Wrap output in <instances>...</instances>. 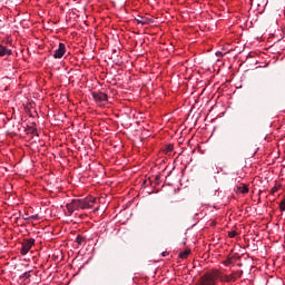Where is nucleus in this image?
Instances as JSON below:
<instances>
[{
	"instance_id": "obj_1",
	"label": "nucleus",
	"mask_w": 285,
	"mask_h": 285,
	"mask_svg": "<svg viewBox=\"0 0 285 285\" xmlns=\"http://www.w3.org/2000/svg\"><path fill=\"white\" fill-rule=\"evenodd\" d=\"M217 279H219L218 271L205 273L199 279V285H216Z\"/></svg>"
},
{
	"instance_id": "obj_2",
	"label": "nucleus",
	"mask_w": 285,
	"mask_h": 285,
	"mask_svg": "<svg viewBox=\"0 0 285 285\" xmlns=\"http://www.w3.org/2000/svg\"><path fill=\"white\" fill-rule=\"evenodd\" d=\"M97 203V198L92 196H88L85 199H80L81 210H86V208H92Z\"/></svg>"
},
{
	"instance_id": "obj_3",
	"label": "nucleus",
	"mask_w": 285,
	"mask_h": 285,
	"mask_svg": "<svg viewBox=\"0 0 285 285\" xmlns=\"http://www.w3.org/2000/svg\"><path fill=\"white\" fill-rule=\"evenodd\" d=\"M32 246H35V238L24 239L20 249L21 255H28Z\"/></svg>"
},
{
	"instance_id": "obj_4",
	"label": "nucleus",
	"mask_w": 285,
	"mask_h": 285,
	"mask_svg": "<svg viewBox=\"0 0 285 285\" xmlns=\"http://www.w3.org/2000/svg\"><path fill=\"white\" fill-rule=\"evenodd\" d=\"M91 95H92L96 104H104V102L108 101L107 94H104L101 91H94Z\"/></svg>"
},
{
	"instance_id": "obj_5",
	"label": "nucleus",
	"mask_w": 285,
	"mask_h": 285,
	"mask_svg": "<svg viewBox=\"0 0 285 285\" xmlns=\"http://www.w3.org/2000/svg\"><path fill=\"white\" fill-rule=\"evenodd\" d=\"M66 55V45L60 42L58 49L53 51V59H61Z\"/></svg>"
},
{
	"instance_id": "obj_6",
	"label": "nucleus",
	"mask_w": 285,
	"mask_h": 285,
	"mask_svg": "<svg viewBox=\"0 0 285 285\" xmlns=\"http://www.w3.org/2000/svg\"><path fill=\"white\" fill-rule=\"evenodd\" d=\"M244 275V271H237L232 273L230 275L225 276V282H237Z\"/></svg>"
},
{
	"instance_id": "obj_7",
	"label": "nucleus",
	"mask_w": 285,
	"mask_h": 285,
	"mask_svg": "<svg viewBox=\"0 0 285 285\" xmlns=\"http://www.w3.org/2000/svg\"><path fill=\"white\" fill-rule=\"evenodd\" d=\"M12 50L8 49L6 46L0 45V57H10Z\"/></svg>"
},
{
	"instance_id": "obj_8",
	"label": "nucleus",
	"mask_w": 285,
	"mask_h": 285,
	"mask_svg": "<svg viewBox=\"0 0 285 285\" xmlns=\"http://www.w3.org/2000/svg\"><path fill=\"white\" fill-rule=\"evenodd\" d=\"M236 193H242V195H246L248 193V186L243 184L242 186L236 187Z\"/></svg>"
},
{
	"instance_id": "obj_9",
	"label": "nucleus",
	"mask_w": 285,
	"mask_h": 285,
	"mask_svg": "<svg viewBox=\"0 0 285 285\" xmlns=\"http://www.w3.org/2000/svg\"><path fill=\"white\" fill-rule=\"evenodd\" d=\"M136 23H140L141 26H146L148 23V18L139 17L135 19Z\"/></svg>"
},
{
	"instance_id": "obj_10",
	"label": "nucleus",
	"mask_w": 285,
	"mask_h": 285,
	"mask_svg": "<svg viewBox=\"0 0 285 285\" xmlns=\"http://www.w3.org/2000/svg\"><path fill=\"white\" fill-rule=\"evenodd\" d=\"M71 204L73 205V208H75L76 210H79V208H81V200H80V199H73V200L71 202Z\"/></svg>"
},
{
	"instance_id": "obj_11",
	"label": "nucleus",
	"mask_w": 285,
	"mask_h": 285,
	"mask_svg": "<svg viewBox=\"0 0 285 285\" xmlns=\"http://www.w3.org/2000/svg\"><path fill=\"white\" fill-rule=\"evenodd\" d=\"M76 242L81 246L82 244H86V237L79 235L77 236Z\"/></svg>"
},
{
	"instance_id": "obj_12",
	"label": "nucleus",
	"mask_w": 285,
	"mask_h": 285,
	"mask_svg": "<svg viewBox=\"0 0 285 285\" xmlns=\"http://www.w3.org/2000/svg\"><path fill=\"white\" fill-rule=\"evenodd\" d=\"M66 207H67L68 213H70V215H72V213L75 210H77V209H75V205H72V203L67 204Z\"/></svg>"
},
{
	"instance_id": "obj_13",
	"label": "nucleus",
	"mask_w": 285,
	"mask_h": 285,
	"mask_svg": "<svg viewBox=\"0 0 285 285\" xmlns=\"http://www.w3.org/2000/svg\"><path fill=\"white\" fill-rule=\"evenodd\" d=\"M190 253V249H186L185 252L179 254L180 259H186Z\"/></svg>"
},
{
	"instance_id": "obj_14",
	"label": "nucleus",
	"mask_w": 285,
	"mask_h": 285,
	"mask_svg": "<svg viewBox=\"0 0 285 285\" xmlns=\"http://www.w3.org/2000/svg\"><path fill=\"white\" fill-rule=\"evenodd\" d=\"M279 188H282V185H276L271 189V194L275 195V193H277V190H279Z\"/></svg>"
},
{
	"instance_id": "obj_15",
	"label": "nucleus",
	"mask_w": 285,
	"mask_h": 285,
	"mask_svg": "<svg viewBox=\"0 0 285 285\" xmlns=\"http://www.w3.org/2000/svg\"><path fill=\"white\" fill-rule=\"evenodd\" d=\"M174 148H175L174 145H168V146L166 147V153H173Z\"/></svg>"
},
{
	"instance_id": "obj_16",
	"label": "nucleus",
	"mask_w": 285,
	"mask_h": 285,
	"mask_svg": "<svg viewBox=\"0 0 285 285\" xmlns=\"http://www.w3.org/2000/svg\"><path fill=\"white\" fill-rule=\"evenodd\" d=\"M228 236H229L230 238L237 237V232H229Z\"/></svg>"
},
{
	"instance_id": "obj_17",
	"label": "nucleus",
	"mask_w": 285,
	"mask_h": 285,
	"mask_svg": "<svg viewBox=\"0 0 285 285\" xmlns=\"http://www.w3.org/2000/svg\"><path fill=\"white\" fill-rule=\"evenodd\" d=\"M22 277H23V279L30 278V272H26Z\"/></svg>"
},
{
	"instance_id": "obj_18",
	"label": "nucleus",
	"mask_w": 285,
	"mask_h": 285,
	"mask_svg": "<svg viewBox=\"0 0 285 285\" xmlns=\"http://www.w3.org/2000/svg\"><path fill=\"white\" fill-rule=\"evenodd\" d=\"M30 219H36V220H38V219H39V215L30 216Z\"/></svg>"
},
{
	"instance_id": "obj_19",
	"label": "nucleus",
	"mask_w": 285,
	"mask_h": 285,
	"mask_svg": "<svg viewBox=\"0 0 285 285\" xmlns=\"http://www.w3.org/2000/svg\"><path fill=\"white\" fill-rule=\"evenodd\" d=\"M216 57H224V53H222V51H217Z\"/></svg>"
},
{
	"instance_id": "obj_20",
	"label": "nucleus",
	"mask_w": 285,
	"mask_h": 285,
	"mask_svg": "<svg viewBox=\"0 0 285 285\" xmlns=\"http://www.w3.org/2000/svg\"><path fill=\"white\" fill-rule=\"evenodd\" d=\"M159 179H161V176L157 175V176L155 177V181H159Z\"/></svg>"
},
{
	"instance_id": "obj_21",
	"label": "nucleus",
	"mask_w": 285,
	"mask_h": 285,
	"mask_svg": "<svg viewBox=\"0 0 285 285\" xmlns=\"http://www.w3.org/2000/svg\"><path fill=\"white\" fill-rule=\"evenodd\" d=\"M168 255V252H163L161 257H166Z\"/></svg>"
},
{
	"instance_id": "obj_22",
	"label": "nucleus",
	"mask_w": 285,
	"mask_h": 285,
	"mask_svg": "<svg viewBox=\"0 0 285 285\" xmlns=\"http://www.w3.org/2000/svg\"><path fill=\"white\" fill-rule=\"evenodd\" d=\"M144 184H148V180H145Z\"/></svg>"
}]
</instances>
